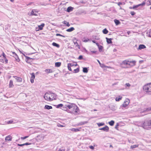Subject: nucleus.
Returning <instances> with one entry per match:
<instances>
[{"label": "nucleus", "instance_id": "nucleus-1", "mask_svg": "<svg viewBox=\"0 0 151 151\" xmlns=\"http://www.w3.org/2000/svg\"><path fill=\"white\" fill-rule=\"evenodd\" d=\"M66 106L68 108V112L76 115L78 114L79 109L75 104L69 103V105Z\"/></svg>", "mask_w": 151, "mask_h": 151}, {"label": "nucleus", "instance_id": "nucleus-2", "mask_svg": "<svg viewBox=\"0 0 151 151\" xmlns=\"http://www.w3.org/2000/svg\"><path fill=\"white\" fill-rule=\"evenodd\" d=\"M142 127L145 129L150 130L151 129V120L145 121L142 125Z\"/></svg>", "mask_w": 151, "mask_h": 151}, {"label": "nucleus", "instance_id": "nucleus-3", "mask_svg": "<svg viewBox=\"0 0 151 151\" xmlns=\"http://www.w3.org/2000/svg\"><path fill=\"white\" fill-rule=\"evenodd\" d=\"M143 89L148 94L151 95V83L144 86Z\"/></svg>", "mask_w": 151, "mask_h": 151}, {"label": "nucleus", "instance_id": "nucleus-4", "mask_svg": "<svg viewBox=\"0 0 151 151\" xmlns=\"http://www.w3.org/2000/svg\"><path fill=\"white\" fill-rule=\"evenodd\" d=\"M50 98H49V101H51L55 99L56 98V94L50 92Z\"/></svg>", "mask_w": 151, "mask_h": 151}, {"label": "nucleus", "instance_id": "nucleus-5", "mask_svg": "<svg viewBox=\"0 0 151 151\" xmlns=\"http://www.w3.org/2000/svg\"><path fill=\"white\" fill-rule=\"evenodd\" d=\"M50 92H46L44 98L46 100L49 101V98L50 99Z\"/></svg>", "mask_w": 151, "mask_h": 151}, {"label": "nucleus", "instance_id": "nucleus-6", "mask_svg": "<svg viewBox=\"0 0 151 151\" xmlns=\"http://www.w3.org/2000/svg\"><path fill=\"white\" fill-rule=\"evenodd\" d=\"M68 105H69V103H67L65 105L63 106L62 109L65 111H66L68 112V107L66 106Z\"/></svg>", "mask_w": 151, "mask_h": 151}, {"label": "nucleus", "instance_id": "nucleus-7", "mask_svg": "<svg viewBox=\"0 0 151 151\" xmlns=\"http://www.w3.org/2000/svg\"><path fill=\"white\" fill-rule=\"evenodd\" d=\"M99 129L100 130H103L106 132H108L109 130V127L108 126L106 125L105 127L100 128Z\"/></svg>", "mask_w": 151, "mask_h": 151}, {"label": "nucleus", "instance_id": "nucleus-8", "mask_svg": "<svg viewBox=\"0 0 151 151\" xmlns=\"http://www.w3.org/2000/svg\"><path fill=\"white\" fill-rule=\"evenodd\" d=\"M122 65H130V61H127V60H124L122 61Z\"/></svg>", "mask_w": 151, "mask_h": 151}, {"label": "nucleus", "instance_id": "nucleus-9", "mask_svg": "<svg viewBox=\"0 0 151 151\" xmlns=\"http://www.w3.org/2000/svg\"><path fill=\"white\" fill-rule=\"evenodd\" d=\"M13 77L15 78L17 82H21L22 81V79L20 77H18L17 76H14Z\"/></svg>", "mask_w": 151, "mask_h": 151}, {"label": "nucleus", "instance_id": "nucleus-10", "mask_svg": "<svg viewBox=\"0 0 151 151\" xmlns=\"http://www.w3.org/2000/svg\"><path fill=\"white\" fill-rule=\"evenodd\" d=\"M106 40L108 44H111L112 43V40L113 39V38H109L107 37H106Z\"/></svg>", "mask_w": 151, "mask_h": 151}, {"label": "nucleus", "instance_id": "nucleus-11", "mask_svg": "<svg viewBox=\"0 0 151 151\" xmlns=\"http://www.w3.org/2000/svg\"><path fill=\"white\" fill-rule=\"evenodd\" d=\"M129 100L128 99V101H125L124 102L123 104L122 105L123 107H126L127 106V105L129 104Z\"/></svg>", "mask_w": 151, "mask_h": 151}, {"label": "nucleus", "instance_id": "nucleus-12", "mask_svg": "<svg viewBox=\"0 0 151 151\" xmlns=\"http://www.w3.org/2000/svg\"><path fill=\"white\" fill-rule=\"evenodd\" d=\"M12 138L11 137V136L10 135L6 137L5 138L6 141H11L12 140Z\"/></svg>", "mask_w": 151, "mask_h": 151}, {"label": "nucleus", "instance_id": "nucleus-13", "mask_svg": "<svg viewBox=\"0 0 151 151\" xmlns=\"http://www.w3.org/2000/svg\"><path fill=\"white\" fill-rule=\"evenodd\" d=\"M146 48V46L144 45H139L138 50H141Z\"/></svg>", "mask_w": 151, "mask_h": 151}, {"label": "nucleus", "instance_id": "nucleus-14", "mask_svg": "<svg viewBox=\"0 0 151 151\" xmlns=\"http://www.w3.org/2000/svg\"><path fill=\"white\" fill-rule=\"evenodd\" d=\"M45 71L47 73H52L53 71L52 69H47L45 70Z\"/></svg>", "mask_w": 151, "mask_h": 151}, {"label": "nucleus", "instance_id": "nucleus-15", "mask_svg": "<svg viewBox=\"0 0 151 151\" xmlns=\"http://www.w3.org/2000/svg\"><path fill=\"white\" fill-rule=\"evenodd\" d=\"M73 9V8L71 6H69L68 7L66 11L68 12H70L72 11Z\"/></svg>", "mask_w": 151, "mask_h": 151}, {"label": "nucleus", "instance_id": "nucleus-16", "mask_svg": "<svg viewBox=\"0 0 151 151\" xmlns=\"http://www.w3.org/2000/svg\"><path fill=\"white\" fill-rule=\"evenodd\" d=\"M13 57H14L15 58L16 60V61L18 62H19V61H20L19 59V58L18 56L17 55V54H15V55H13Z\"/></svg>", "mask_w": 151, "mask_h": 151}, {"label": "nucleus", "instance_id": "nucleus-17", "mask_svg": "<svg viewBox=\"0 0 151 151\" xmlns=\"http://www.w3.org/2000/svg\"><path fill=\"white\" fill-rule=\"evenodd\" d=\"M81 128L78 129V128H72L71 129H70V130H71L72 131L75 132H77L78 131H80Z\"/></svg>", "mask_w": 151, "mask_h": 151}, {"label": "nucleus", "instance_id": "nucleus-18", "mask_svg": "<svg viewBox=\"0 0 151 151\" xmlns=\"http://www.w3.org/2000/svg\"><path fill=\"white\" fill-rule=\"evenodd\" d=\"M44 108L47 109H52V107L51 106H49L48 105H45V106Z\"/></svg>", "mask_w": 151, "mask_h": 151}, {"label": "nucleus", "instance_id": "nucleus-19", "mask_svg": "<svg viewBox=\"0 0 151 151\" xmlns=\"http://www.w3.org/2000/svg\"><path fill=\"white\" fill-rule=\"evenodd\" d=\"M45 26V24L44 23H42L40 25L38 26V28L40 30H42L43 29V27Z\"/></svg>", "mask_w": 151, "mask_h": 151}, {"label": "nucleus", "instance_id": "nucleus-20", "mask_svg": "<svg viewBox=\"0 0 151 151\" xmlns=\"http://www.w3.org/2000/svg\"><path fill=\"white\" fill-rule=\"evenodd\" d=\"M61 65V63L60 62H56L55 63V65L56 67H58L60 66Z\"/></svg>", "mask_w": 151, "mask_h": 151}, {"label": "nucleus", "instance_id": "nucleus-21", "mask_svg": "<svg viewBox=\"0 0 151 151\" xmlns=\"http://www.w3.org/2000/svg\"><path fill=\"white\" fill-rule=\"evenodd\" d=\"M75 29L73 27H71L70 28L67 29L66 31L68 32H71Z\"/></svg>", "mask_w": 151, "mask_h": 151}, {"label": "nucleus", "instance_id": "nucleus-22", "mask_svg": "<svg viewBox=\"0 0 151 151\" xmlns=\"http://www.w3.org/2000/svg\"><path fill=\"white\" fill-rule=\"evenodd\" d=\"M52 45L53 46L56 47L58 48H59L60 47V45L58 44L55 42H53Z\"/></svg>", "mask_w": 151, "mask_h": 151}, {"label": "nucleus", "instance_id": "nucleus-23", "mask_svg": "<svg viewBox=\"0 0 151 151\" xmlns=\"http://www.w3.org/2000/svg\"><path fill=\"white\" fill-rule=\"evenodd\" d=\"M83 71L84 73H87L88 71V68L86 67H84L83 68Z\"/></svg>", "mask_w": 151, "mask_h": 151}, {"label": "nucleus", "instance_id": "nucleus-24", "mask_svg": "<svg viewBox=\"0 0 151 151\" xmlns=\"http://www.w3.org/2000/svg\"><path fill=\"white\" fill-rule=\"evenodd\" d=\"M73 41L74 45H75L79 49H80V46L79 45H78L77 42L76 41L75 42L74 40Z\"/></svg>", "mask_w": 151, "mask_h": 151}, {"label": "nucleus", "instance_id": "nucleus-25", "mask_svg": "<svg viewBox=\"0 0 151 151\" xmlns=\"http://www.w3.org/2000/svg\"><path fill=\"white\" fill-rule=\"evenodd\" d=\"M114 22L116 25H117L120 23V21L116 19H115L114 20Z\"/></svg>", "mask_w": 151, "mask_h": 151}, {"label": "nucleus", "instance_id": "nucleus-26", "mask_svg": "<svg viewBox=\"0 0 151 151\" xmlns=\"http://www.w3.org/2000/svg\"><path fill=\"white\" fill-rule=\"evenodd\" d=\"M14 85L13 84V81L12 80H10L9 82V87L10 88H12L13 87Z\"/></svg>", "mask_w": 151, "mask_h": 151}, {"label": "nucleus", "instance_id": "nucleus-27", "mask_svg": "<svg viewBox=\"0 0 151 151\" xmlns=\"http://www.w3.org/2000/svg\"><path fill=\"white\" fill-rule=\"evenodd\" d=\"M34 10H32L31 12V15H35V16H37V14L38 13L37 12H36L35 13L34 12Z\"/></svg>", "mask_w": 151, "mask_h": 151}, {"label": "nucleus", "instance_id": "nucleus-28", "mask_svg": "<svg viewBox=\"0 0 151 151\" xmlns=\"http://www.w3.org/2000/svg\"><path fill=\"white\" fill-rule=\"evenodd\" d=\"M62 23L65 24H66L67 27H69L70 26V24H69V22L66 21H64L62 22Z\"/></svg>", "mask_w": 151, "mask_h": 151}, {"label": "nucleus", "instance_id": "nucleus-29", "mask_svg": "<svg viewBox=\"0 0 151 151\" xmlns=\"http://www.w3.org/2000/svg\"><path fill=\"white\" fill-rule=\"evenodd\" d=\"M56 107L57 108H60L63 107V104H59L58 105H56Z\"/></svg>", "mask_w": 151, "mask_h": 151}, {"label": "nucleus", "instance_id": "nucleus-30", "mask_svg": "<svg viewBox=\"0 0 151 151\" xmlns=\"http://www.w3.org/2000/svg\"><path fill=\"white\" fill-rule=\"evenodd\" d=\"M103 32L104 34H107L108 32V31L106 28H105L103 30Z\"/></svg>", "mask_w": 151, "mask_h": 151}, {"label": "nucleus", "instance_id": "nucleus-31", "mask_svg": "<svg viewBox=\"0 0 151 151\" xmlns=\"http://www.w3.org/2000/svg\"><path fill=\"white\" fill-rule=\"evenodd\" d=\"M114 122L113 120H111L109 122V124L111 126L114 125Z\"/></svg>", "mask_w": 151, "mask_h": 151}, {"label": "nucleus", "instance_id": "nucleus-32", "mask_svg": "<svg viewBox=\"0 0 151 151\" xmlns=\"http://www.w3.org/2000/svg\"><path fill=\"white\" fill-rule=\"evenodd\" d=\"M97 46H98L99 51L101 52L102 50L103 47L101 45H99V44Z\"/></svg>", "mask_w": 151, "mask_h": 151}, {"label": "nucleus", "instance_id": "nucleus-33", "mask_svg": "<svg viewBox=\"0 0 151 151\" xmlns=\"http://www.w3.org/2000/svg\"><path fill=\"white\" fill-rule=\"evenodd\" d=\"M74 73H76L78 72L79 71V68H77L74 69Z\"/></svg>", "mask_w": 151, "mask_h": 151}, {"label": "nucleus", "instance_id": "nucleus-34", "mask_svg": "<svg viewBox=\"0 0 151 151\" xmlns=\"http://www.w3.org/2000/svg\"><path fill=\"white\" fill-rule=\"evenodd\" d=\"M147 35L150 37H151V29L148 32H147Z\"/></svg>", "mask_w": 151, "mask_h": 151}, {"label": "nucleus", "instance_id": "nucleus-35", "mask_svg": "<svg viewBox=\"0 0 151 151\" xmlns=\"http://www.w3.org/2000/svg\"><path fill=\"white\" fill-rule=\"evenodd\" d=\"M25 58H26V60H27V61H26L27 62H28V61L30 59L31 60H33V59L32 58H30V57L27 56H25Z\"/></svg>", "mask_w": 151, "mask_h": 151}, {"label": "nucleus", "instance_id": "nucleus-36", "mask_svg": "<svg viewBox=\"0 0 151 151\" xmlns=\"http://www.w3.org/2000/svg\"><path fill=\"white\" fill-rule=\"evenodd\" d=\"M138 145H132L131 146V148L132 149L134 148L137 147H138Z\"/></svg>", "mask_w": 151, "mask_h": 151}, {"label": "nucleus", "instance_id": "nucleus-37", "mask_svg": "<svg viewBox=\"0 0 151 151\" xmlns=\"http://www.w3.org/2000/svg\"><path fill=\"white\" fill-rule=\"evenodd\" d=\"M97 125L99 127H100L104 125V123H98Z\"/></svg>", "mask_w": 151, "mask_h": 151}, {"label": "nucleus", "instance_id": "nucleus-38", "mask_svg": "<svg viewBox=\"0 0 151 151\" xmlns=\"http://www.w3.org/2000/svg\"><path fill=\"white\" fill-rule=\"evenodd\" d=\"M145 2L144 1L142 3L139 4L138 5V6H144L145 5Z\"/></svg>", "mask_w": 151, "mask_h": 151}, {"label": "nucleus", "instance_id": "nucleus-39", "mask_svg": "<svg viewBox=\"0 0 151 151\" xmlns=\"http://www.w3.org/2000/svg\"><path fill=\"white\" fill-rule=\"evenodd\" d=\"M122 97L119 98L116 97V101H119L122 99Z\"/></svg>", "mask_w": 151, "mask_h": 151}, {"label": "nucleus", "instance_id": "nucleus-40", "mask_svg": "<svg viewBox=\"0 0 151 151\" xmlns=\"http://www.w3.org/2000/svg\"><path fill=\"white\" fill-rule=\"evenodd\" d=\"M87 123V122H81L80 123V124L81 125H83Z\"/></svg>", "mask_w": 151, "mask_h": 151}, {"label": "nucleus", "instance_id": "nucleus-41", "mask_svg": "<svg viewBox=\"0 0 151 151\" xmlns=\"http://www.w3.org/2000/svg\"><path fill=\"white\" fill-rule=\"evenodd\" d=\"M29 137V136H26L24 137H21V139H26V138H28Z\"/></svg>", "mask_w": 151, "mask_h": 151}, {"label": "nucleus", "instance_id": "nucleus-42", "mask_svg": "<svg viewBox=\"0 0 151 151\" xmlns=\"http://www.w3.org/2000/svg\"><path fill=\"white\" fill-rule=\"evenodd\" d=\"M139 7L138 5H135L133 6L132 7L133 9H136L138 7Z\"/></svg>", "mask_w": 151, "mask_h": 151}, {"label": "nucleus", "instance_id": "nucleus-43", "mask_svg": "<svg viewBox=\"0 0 151 151\" xmlns=\"http://www.w3.org/2000/svg\"><path fill=\"white\" fill-rule=\"evenodd\" d=\"M13 121L12 120L9 121L7 122V124H12L13 123Z\"/></svg>", "mask_w": 151, "mask_h": 151}, {"label": "nucleus", "instance_id": "nucleus-44", "mask_svg": "<svg viewBox=\"0 0 151 151\" xmlns=\"http://www.w3.org/2000/svg\"><path fill=\"white\" fill-rule=\"evenodd\" d=\"M78 59L79 60H81L83 59V56L82 55H80L78 58Z\"/></svg>", "mask_w": 151, "mask_h": 151}, {"label": "nucleus", "instance_id": "nucleus-45", "mask_svg": "<svg viewBox=\"0 0 151 151\" xmlns=\"http://www.w3.org/2000/svg\"><path fill=\"white\" fill-rule=\"evenodd\" d=\"M56 36H61V37H65V36H64V35H62L60 34H58V33H57L56 34Z\"/></svg>", "mask_w": 151, "mask_h": 151}, {"label": "nucleus", "instance_id": "nucleus-46", "mask_svg": "<svg viewBox=\"0 0 151 151\" xmlns=\"http://www.w3.org/2000/svg\"><path fill=\"white\" fill-rule=\"evenodd\" d=\"M68 66H69L70 67H72V66H74V65L72 63H69L68 64Z\"/></svg>", "mask_w": 151, "mask_h": 151}, {"label": "nucleus", "instance_id": "nucleus-47", "mask_svg": "<svg viewBox=\"0 0 151 151\" xmlns=\"http://www.w3.org/2000/svg\"><path fill=\"white\" fill-rule=\"evenodd\" d=\"M31 144V143H29L28 142H26L24 144V145H29Z\"/></svg>", "mask_w": 151, "mask_h": 151}, {"label": "nucleus", "instance_id": "nucleus-48", "mask_svg": "<svg viewBox=\"0 0 151 151\" xmlns=\"http://www.w3.org/2000/svg\"><path fill=\"white\" fill-rule=\"evenodd\" d=\"M89 147L90 149H91V150H93L94 149V147L93 146H92V145H91V146H89Z\"/></svg>", "mask_w": 151, "mask_h": 151}, {"label": "nucleus", "instance_id": "nucleus-49", "mask_svg": "<svg viewBox=\"0 0 151 151\" xmlns=\"http://www.w3.org/2000/svg\"><path fill=\"white\" fill-rule=\"evenodd\" d=\"M151 107H149L148 108H147L146 109V110H145V111H151Z\"/></svg>", "mask_w": 151, "mask_h": 151}, {"label": "nucleus", "instance_id": "nucleus-50", "mask_svg": "<svg viewBox=\"0 0 151 151\" xmlns=\"http://www.w3.org/2000/svg\"><path fill=\"white\" fill-rule=\"evenodd\" d=\"M119 126V124L118 123H117L116 124V125L115 126V128L117 129V130H118V126Z\"/></svg>", "mask_w": 151, "mask_h": 151}, {"label": "nucleus", "instance_id": "nucleus-51", "mask_svg": "<svg viewBox=\"0 0 151 151\" xmlns=\"http://www.w3.org/2000/svg\"><path fill=\"white\" fill-rule=\"evenodd\" d=\"M92 42L94 43H96V45H98V43L95 40H92Z\"/></svg>", "mask_w": 151, "mask_h": 151}, {"label": "nucleus", "instance_id": "nucleus-52", "mask_svg": "<svg viewBox=\"0 0 151 151\" xmlns=\"http://www.w3.org/2000/svg\"><path fill=\"white\" fill-rule=\"evenodd\" d=\"M5 60V63L6 64L8 63V60L6 57L5 58H4Z\"/></svg>", "mask_w": 151, "mask_h": 151}, {"label": "nucleus", "instance_id": "nucleus-53", "mask_svg": "<svg viewBox=\"0 0 151 151\" xmlns=\"http://www.w3.org/2000/svg\"><path fill=\"white\" fill-rule=\"evenodd\" d=\"M130 14L132 16H134L135 14V13L134 12H131Z\"/></svg>", "mask_w": 151, "mask_h": 151}, {"label": "nucleus", "instance_id": "nucleus-54", "mask_svg": "<svg viewBox=\"0 0 151 151\" xmlns=\"http://www.w3.org/2000/svg\"><path fill=\"white\" fill-rule=\"evenodd\" d=\"M31 77L32 78H35V73H32L31 74Z\"/></svg>", "mask_w": 151, "mask_h": 151}, {"label": "nucleus", "instance_id": "nucleus-55", "mask_svg": "<svg viewBox=\"0 0 151 151\" xmlns=\"http://www.w3.org/2000/svg\"><path fill=\"white\" fill-rule=\"evenodd\" d=\"M71 67L70 66H68V69L69 70H70V71H72V69L71 68Z\"/></svg>", "mask_w": 151, "mask_h": 151}, {"label": "nucleus", "instance_id": "nucleus-56", "mask_svg": "<svg viewBox=\"0 0 151 151\" xmlns=\"http://www.w3.org/2000/svg\"><path fill=\"white\" fill-rule=\"evenodd\" d=\"M131 63H133L134 65L135 64V63H136V61L134 60L131 61L130 62V64Z\"/></svg>", "mask_w": 151, "mask_h": 151}, {"label": "nucleus", "instance_id": "nucleus-57", "mask_svg": "<svg viewBox=\"0 0 151 151\" xmlns=\"http://www.w3.org/2000/svg\"><path fill=\"white\" fill-rule=\"evenodd\" d=\"M2 55L3 56V57L4 58H5L6 57V55L4 52H2Z\"/></svg>", "mask_w": 151, "mask_h": 151}, {"label": "nucleus", "instance_id": "nucleus-58", "mask_svg": "<svg viewBox=\"0 0 151 151\" xmlns=\"http://www.w3.org/2000/svg\"><path fill=\"white\" fill-rule=\"evenodd\" d=\"M58 126L59 127H64L63 126L61 125L60 124H58Z\"/></svg>", "mask_w": 151, "mask_h": 151}, {"label": "nucleus", "instance_id": "nucleus-59", "mask_svg": "<svg viewBox=\"0 0 151 151\" xmlns=\"http://www.w3.org/2000/svg\"><path fill=\"white\" fill-rule=\"evenodd\" d=\"M17 145L18 146H21V147H22V146H24V144H17Z\"/></svg>", "mask_w": 151, "mask_h": 151}, {"label": "nucleus", "instance_id": "nucleus-60", "mask_svg": "<svg viewBox=\"0 0 151 151\" xmlns=\"http://www.w3.org/2000/svg\"><path fill=\"white\" fill-rule=\"evenodd\" d=\"M125 85L128 87H129L131 86L129 83H126Z\"/></svg>", "mask_w": 151, "mask_h": 151}, {"label": "nucleus", "instance_id": "nucleus-61", "mask_svg": "<svg viewBox=\"0 0 151 151\" xmlns=\"http://www.w3.org/2000/svg\"><path fill=\"white\" fill-rule=\"evenodd\" d=\"M91 52L92 53V54H96V52H97V51H91Z\"/></svg>", "mask_w": 151, "mask_h": 151}, {"label": "nucleus", "instance_id": "nucleus-62", "mask_svg": "<svg viewBox=\"0 0 151 151\" xmlns=\"http://www.w3.org/2000/svg\"><path fill=\"white\" fill-rule=\"evenodd\" d=\"M100 65V66L102 68L105 67V65L103 64H101V65Z\"/></svg>", "mask_w": 151, "mask_h": 151}, {"label": "nucleus", "instance_id": "nucleus-63", "mask_svg": "<svg viewBox=\"0 0 151 151\" xmlns=\"http://www.w3.org/2000/svg\"><path fill=\"white\" fill-rule=\"evenodd\" d=\"M30 81L32 83H34V81L33 79H30Z\"/></svg>", "mask_w": 151, "mask_h": 151}, {"label": "nucleus", "instance_id": "nucleus-64", "mask_svg": "<svg viewBox=\"0 0 151 151\" xmlns=\"http://www.w3.org/2000/svg\"><path fill=\"white\" fill-rule=\"evenodd\" d=\"M58 151H64V150L63 149H60Z\"/></svg>", "mask_w": 151, "mask_h": 151}]
</instances>
